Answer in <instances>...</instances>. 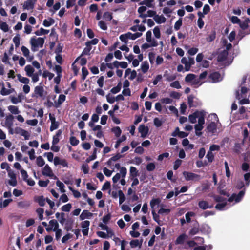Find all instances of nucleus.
<instances>
[{
    "label": "nucleus",
    "mask_w": 250,
    "mask_h": 250,
    "mask_svg": "<svg viewBox=\"0 0 250 250\" xmlns=\"http://www.w3.org/2000/svg\"><path fill=\"white\" fill-rule=\"evenodd\" d=\"M42 76L44 78H46L48 77V79L49 80H51L54 76L53 73H52L47 70L44 71L42 74Z\"/></svg>",
    "instance_id": "52"
},
{
    "label": "nucleus",
    "mask_w": 250,
    "mask_h": 250,
    "mask_svg": "<svg viewBox=\"0 0 250 250\" xmlns=\"http://www.w3.org/2000/svg\"><path fill=\"white\" fill-rule=\"evenodd\" d=\"M216 125L214 122H211L207 127V129L209 132L213 133L216 130Z\"/></svg>",
    "instance_id": "26"
},
{
    "label": "nucleus",
    "mask_w": 250,
    "mask_h": 250,
    "mask_svg": "<svg viewBox=\"0 0 250 250\" xmlns=\"http://www.w3.org/2000/svg\"><path fill=\"white\" fill-rule=\"evenodd\" d=\"M72 208V205L70 203H68L66 205H63L62 208L61 209L63 211L69 212L70 211Z\"/></svg>",
    "instance_id": "59"
},
{
    "label": "nucleus",
    "mask_w": 250,
    "mask_h": 250,
    "mask_svg": "<svg viewBox=\"0 0 250 250\" xmlns=\"http://www.w3.org/2000/svg\"><path fill=\"white\" fill-rule=\"evenodd\" d=\"M121 87L122 84L121 82H120L116 86L113 87L110 90V92L113 94H116L120 91Z\"/></svg>",
    "instance_id": "36"
},
{
    "label": "nucleus",
    "mask_w": 250,
    "mask_h": 250,
    "mask_svg": "<svg viewBox=\"0 0 250 250\" xmlns=\"http://www.w3.org/2000/svg\"><path fill=\"white\" fill-rule=\"evenodd\" d=\"M245 194V190L240 191L238 194H236L235 201L236 202H238L241 201L242 197L244 196Z\"/></svg>",
    "instance_id": "48"
},
{
    "label": "nucleus",
    "mask_w": 250,
    "mask_h": 250,
    "mask_svg": "<svg viewBox=\"0 0 250 250\" xmlns=\"http://www.w3.org/2000/svg\"><path fill=\"white\" fill-rule=\"evenodd\" d=\"M199 232V224L198 222L195 223L189 232V235H194Z\"/></svg>",
    "instance_id": "18"
},
{
    "label": "nucleus",
    "mask_w": 250,
    "mask_h": 250,
    "mask_svg": "<svg viewBox=\"0 0 250 250\" xmlns=\"http://www.w3.org/2000/svg\"><path fill=\"white\" fill-rule=\"evenodd\" d=\"M17 77L19 81L25 84H28L29 83V79L26 77H22L21 74H17Z\"/></svg>",
    "instance_id": "34"
},
{
    "label": "nucleus",
    "mask_w": 250,
    "mask_h": 250,
    "mask_svg": "<svg viewBox=\"0 0 250 250\" xmlns=\"http://www.w3.org/2000/svg\"><path fill=\"white\" fill-rule=\"evenodd\" d=\"M111 130L112 132H113L115 134V135L117 137H119L121 135L122 133V130L119 126H116L112 128Z\"/></svg>",
    "instance_id": "41"
},
{
    "label": "nucleus",
    "mask_w": 250,
    "mask_h": 250,
    "mask_svg": "<svg viewBox=\"0 0 250 250\" xmlns=\"http://www.w3.org/2000/svg\"><path fill=\"white\" fill-rule=\"evenodd\" d=\"M25 71L28 77H32L34 72V69L30 65H27L25 67Z\"/></svg>",
    "instance_id": "25"
},
{
    "label": "nucleus",
    "mask_w": 250,
    "mask_h": 250,
    "mask_svg": "<svg viewBox=\"0 0 250 250\" xmlns=\"http://www.w3.org/2000/svg\"><path fill=\"white\" fill-rule=\"evenodd\" d=\"M36 163L38 167H42L45 164V161L42 156H40L37 158Z\"/></svg>",
    "instance_id": "42"
},
{
    "label": "nucleus",
    "mask_w": 250,
    "mask_h": 250,
    "mask_svg": "<svg viewBox=\"0 0 250 250\" xmlns=\"http://www.w3.org/2000/svg\"><path fill=\"white\" fill-rule=\"evenodd\" d=\"M153 34L157 39H159L161 37L160 30L158 26H156L154 28Z\"/></svg>",
    "instance_id": "56"
},
{
    "label": "nucleus",
    "mask_w": 250,
    "mask_h": 250,
    "mask_svg": "<svg viewBox=\"0 0 250 250\" xmlns=\"http://www.w3.org/2000/svg\"><path fill=\"white\" fill-rule=\"evenodd\" d=\"M14 117L12 115H9L6 116L5 120V125L7 128H10L13 125Z\"/></svg>",
    "instance_id": "14"
},
{
    "label": "nucleus",
    "mask_w": 250,
    "mask_h": 250,
    "mask_svg": "<svg viewBox=\"0 0 250 250\" xmlns=\"http://www.w3.org/2000/svg\"><path fill=\"white\" fill-rule=\"evenodd\" d=\"M118 196L119 197V204H122L125 200V197L121 190L118 191Z\"/></svg>",
    "instance_id": "49"
},
{
    "label": "nucleus",
    "mask_w": 250,
    "mask_h": 250,
    "mask_svg": "<svg viewBox=\"0 0 250 250\" xmlns=\"http://www.w3.org/2000/svg\"><path fill=\"white\" fill-rule=\"evenodd\" d=\"M195 78V75L193 74H188L185 78V80L186 82H191Z\"/></svg>",
    "instance_id": "54"
},
{
    "label": "nucleus",
    "mask_w": 250,
    "mask_h": 250,
    "mask_svg": "<svg viewBox=\"0 0 250 250\" xmlns=\"http://www.w3.org/2000/svg\"><path fill=\"white\" fill-rule=\"evenodd\" d=\"M97 149L96 148H94L92 154L86 159L85 161L86 163H89L91 161L94 160L97 158Z\"/></svg>",
    "instance_id": "30"
},
{
    "label": "nucleus",
    "mask_w": 250,
    "mask_h": 250,
    "mask_svg": "<svg viewBox=\"0 0 250 250\" xmlns=\"http://www.w3.org/2000/svg\"><path fill=\"white\" fill-rule=\"evenodd\" d=\"M201 113L199 114L198 123L197 124L203 125L205 124V113L204 111H200Z\"/></svg>",
    "instance_id": "32"
},
{
    "label": "nucleus",
    "mask_w": 250,
    "mask_h": 250,
    "mask_svg": "<svg viewBox=\"0 0 250 250\" xmlns=\"http://www.w3.org/2000/svg\"><path fill=\"white\" fill-rule=\"evenodd\" d=\"M198 206L200 208L203 210H206L208 208H211L213 207V205H209L207 201L201 200L198 202Z\"/></svg>",
    "instance_id": "8"
},
{
    "label": "nucleus",
    "mask_w": 250,
    "mask_h": 250,
    "mask_svg": "<svg viewBox=\"0 0 250 250\" xmlns=\"http://www.w3.org/2000/svg\"><path fill=\"white\" fill-rule=\"evenodd\" d=\"M66 99L65 95L63 94H61L59 96V98L57 102H55V107L56 108H58L60 107V106L62 104V103L64 102Z\"/></svg>",
    "instance_id": "21"
},
{
    "label": "nucleus",
    "mask_w": 250,
    "mask_h": 250,
    "mask_svg": "<svg viewBox=\"0 0 250 250\" xmlns=\"http://www.w3.org/2000/svg\"><path fill=\"white\" fill-rule=\"evenodd\" d=\"M103 18L106 21H110L112 20L113 17L111 13L105 12L103 15Z\"/></svg>",
    "instance_id": "53"
},
{
    "label": "nucleus",
    "mask_w": 250,
    "mask_h": 250,
    "mask_svg": "<svg viewBox=\"0 0 250 250\" xmlns=\"http://www.w3.org/2000/svg\"><path fill=\"white\" fill-rule=\"evenodd\" d=\"M212 197L216 202H223L226 201V198L219 195H214Z\"/></svg>",
    "instance_id": "58"
},
{
    "label": "nucleus",
    "mask_w": 250,
    "mask_h": 250,
    "mask_svg": "<svg viewBox=\"0 0 250 250\" xmlns=\"http://www.w3.org/2000/svg\"><path fill=\"white\" fill-rule=\"evenodd\" d=\"M152 214L153 215V218L154 221H156L159 225H161L159 215L157 214L154 210L152 211Z\"/></svg>",
    "instance_id": "60"
},
{
    "label": "nucleus",
    "mask_w": 250,
    "mask_h": 250,
    "mask_svg": "<svg viewBox=\"0 0 250 250\" xmlns=\"http://www.w3.org/2000/svg\"><path fill=\"white\" fill-rule=\"evenodd\" d=\"M59 126V123L58 122H55L52 123L50 127V131H53V130L57 129Z\"/></svg>",
    "instance_id": "63"
},
{
    "label": "nucleus",
    "mask_w": 250,
    "mask_h": 250,
    "mask_svg": "<svg viewBox=\"0 0 250 250\" xmlns=\"http://www.w3.org/2000/svg\"><path fill=\"white\" fill-rule=\"evenodd\" d=\"M73 221L71 219L67 220L65 223L64 229L67 231L72 230Z\"/></svg>",
    "instance_id": "24"
},
{
    "label": "nucleus",
    "mask_w": 250,
    "mask_h": 250,
    "mask_svg": "<svg viewBox=\"0 0 250 250\" xmlns=\"http://www.w3.org/2000/svg\"><path fill=\"white\" fill-rule=\"evenodd\" d=\"M49 32V30H46L42 28H41L39 30H37L35 32V34L37 36H40L42 35L47 34Z\"/></svg>",
    "instance_id": "44"
},
{
    "label": "nucleus",
    "mask_w": 250,
    "mask_h": 250,
    "mask_svg": "<svg viewBox=\"0 0 250 250\" xmlns=\"http://www.w3.org/2000/svg\"><path fill=\"white\" fill-rule=\"evenodd\" d=\"M127 35L128 36V39L134 40L137 38L141 37L142 35V33L141 32H136L134 34H132V33L129 32H127Z\"/></svg>",
    "instance_id": "27"
},
{
    "label": "nucleus",
    "mask_w": 250,
    "mask_h": 250,
    "mask_svg": "<svg viewBox=\"0 0 250 250\" xmlns=\"http://www.w3.org/2000/svg\"><path fill=\"white\" fill-rule=\"evenodd\" d=\"M149 65L147 61H144L142 63L141 66V68L142 72L144 73H145L146 72H147L149 69Z\"/></svg>",
    "instance_id": "28"
},
{
    "label": "nucleus",
    "mask_w": 250,
    "mask_h": 250,
    "mask_svg": "<svg viewBox=\"0 0 250 250\" xmlns=\"http://www.w3.org/2000/svg\"><path fill=\"white\" fill-rule=\"evenodd\" d=\"M194 96L190 95L188 97V104L190 107H197L201 105V103L196 101H194Z\"/></svg>",
    "instance_id": "7"
},
{
    "label": "nucleus",
    "mask_w": 250,
    "mask_h": 250,
    "mask_svg": "<svg viewBox=\"0 0 250 250\" xmlns=\"http://www.w3.org/2000/svg\"><path fill=\"white\" fill-rule=\"evenodd\" d=\"M13 42L15 44L16 47H18L20 44V37L19 34H17L13 39Z\"/></svg>",
    "instance_id": "57"
},
{
    "label": "nucleus",
    "mask_w": 250,
    "mask_h": 250,
    "mask_svg": "<svg viewBox=\"0 0 250 250\" xmlns=\"http://www.w3.org/2000/svg\"><path fill=\"white\" fill-rule=\"evenodd\" d=\"M143 239H141L139 240L138 239H134L132 240L130 242V245L132 248H136L139 247L141 248L142 245Z\"/></svg>",
    "instance_id": "12"
},
{
    "label": "nucleus",
    "mask_w": 250,
    "mask_h": 250,
    "mask_svg": "<svg viewBox=\"0 0 250 250\" xmlns=\"http://www.w3.org/2000/svg\"><path fill=\"white\" fill-rule=\"evenodd\" d=\"M54 164L55 166L62 165L63 167H68V163L65 159H61L59 157L56 156L54 159Z\"/></svg>",
    "instance_id": "10"
},
{
    "label": "nucleus",
    "mask_w": 250,
    "mask_h": 250,
    "mask_svg": "<svg viewBox=\"0 0 250 250\" xmlns=\"http://www.w3.org/2000/svg\"><path fill=\"white\" fill-rule=\"evenodd\" d=\"M161 203V199L159 198L153 199L150 201V205L152 208H153L156 205H159Z\"/></svg>",
    "instance_id": "38"
},
{
    "label": "nucleus",
    "mask_w": 250,
    "mask_h": 250,
    "mask_svg": "<svg viewBox=\"0 0 250 250\" xmlns=\"http://www.w3.org/2000/svg\"><path fill=\"white\" fill-rule=\"evenodd\" d=\"M150 43H151L150 44H149L147 43H145L143 44L141 46L142 49H143L144 50H146L151 46L156 47L158 46L157 42L156 40H155L154 39H153L152 42H150Z\"/></svg>",
    "instance_id": "20"
},
{
    "label": "nucleus",
    "mask_w": 250,
    "mask_h": 250,
    "mask_svg": "<svg viewBox=\"0 0 250 250\" xmlns=\"http://www.w3.org/2000/svg\"><path fill=\"white\" fill-rule=\"evenodd\" d=\"M42 175L49 177H53L54 179H57L56 176L53 173L52 170L48 165H46L42 170Z\"/></svg>",
    "instance_id": "4"
},
{
    "label": "nucleus",
    "mask_w": 250,
    "mask_h": 250,
    "mask_svg": "<svg viewBox=\"0 0 250 250\" xmlns=\"http://www.w3.org/2000/svg\"><path fill=\"white\" fill-rule=\"evenodd\" d=\"M208 77L211 80L212 83H217L222 80L221 75L218 72H214L210 73Z\"/></svg>",
    "instance_id": "5"
},
{
    "label": "nucleus",
    "mask_w": 250,
    "mask_h": 250,
    "mask_svg": "<svg viewBox=\"0 0 250 250\" xmlns=\"http://www.w3.org/2000/svg\"><path fill=\"white\" fill-rule=\"evenodd\" d=\"M62 130L61 129L58 130L56 134L53 137L52 145H55L58 144L59 142V137L61 135L62 133Z\"/></svg>",
    "instance_id": "23"
},
{
    "label": "nucleus",
    "mask_w": 250,
    "mask_h": 250,
    "mask_svg": "<svg viewBox=\"0 0 250 250\" xmlns=\"http://www.w3.org/2000/svg\"><path fill=\"white\" fill-rule=\"evenodd\" d=\"M82 76L81 79H82V80L84 81L85 79L86 76L88 75L89 72H88V70L87 69V68L85 67H82Z\"/></svg>",
    "instance_id": "50"
},
{
    "label": "nucleus",
    "mask_w": 250,
    "mask_h": 250,
    "mask_svg": "<svg viewBox=\"0 0 250 250\" xmlns=\"http://www.w3.org/2000/svg\"><path fill=\"white\" fill-rule=\"evenodd\" d=\"M154 20L158 24L165 23L166 21V19L163 15L160 16L157 14L154 17Z\"/></svg>",
    "instance_id": "22"
},
{
    "label": "nucleus",
    "mask_w": 250,
    "mask_h": 250,
    "mask_svg": "<svg viewBox=\"0 0 250 250\" xmlns=\"http://www.w3.org/2000/svg\"><path fill=\"white\" fill-rule=\"evenodd\" d=\"M44 43V40L42 38H38L37 39L35 37L31 39L30 43L32 47H36L38 46L42 47Z\"/></svg>",
    "instance_id": "3"
},
{
    "label": "nucleus",
    "mask_w": 250,
    "mask_h": 250,
    "mask_svg": "<svg viewBox=\"0 0 250 250\" xmlns=\"http://www.w3.org/2000/svg\"><path fill=\"white\" fill-rule=\"evenodd\" d=\"M0 28L4 32H7L9 30V26L5 22L0 21Z\"/></svg>",
    "instance_id": "40"
},
{
    "label": "nucleus",
    "mask_w": 250,
    "mask_h": 250,
    "mask_svg": "<svg viewBox=\"0 0 250 250\" xmlns=\"http://www.w3.org/2000/svg\"><path fill=\"white\" fill-rule=\"evenodd\" d=\"M154 0H144L142 1L140 4L141 5H145L148 7L153 8L154 5L152 3L154 2Z\"/></svg>",
    "instance_id": "33"
},
{
    "label": "nucleus",
    "mask_w": 250,
    "mask_h": 250,
    "mask_svg": "<svg viewBox=\"0 0 250 250\" xmlns=\"http://www.w3.org/2000/svg\"><path fill=\"white\" fill-rule=\"evenodd\" d=\"M37 0H27L24 2L23 8L27 10L33 9Z\"/></svg>",
    "instance_id": "9"
},
{
    "label": "nucleus",
    "mask_w": 250,
    "mask_h": 250,
    "mask_svg": "<svg viewBox=\"0 0 250 250\" xmlns=\"http://www.w3.org/2000/svg\"><path fill=\"white\" fill-rule=\"evenodd\" d=\"M86 47L83 50L81 56L89 55V52L92 49V46L88 44L87 42H85Z\"/></svg>",
    "instance_id": "29"
},
{
    "label": "nucleus",
    "mask_w": 250,
    "mask_h": 250,
    "mask_svg": "<svg viewBox=\"0 0 250 250\" xmlns=\"http://www.w3.org/2000/svg\"><path fill=\"white\" fill-rule=\"evenodd\" d=\"M119 39H120V40L122 42H125V43H127V41H128L127 39H128V36L127 35V33L121 35L119 37Z\"/></svg>",
    "instance_id": "62"
},
{
    "label": "nucleus",
    "mask_w": 250,
    "mask_h": 250,
    "mask_svg": "<svg viewBox=\"0 0 250 250\" xmlns=\"http://www.w3.org/2000/svg\"><path fill=\"white\" fill-rule=\"evenodd\" d=\"M10 98L11 102L14 104H17L18 103L21 102V94H19L18 95V97L11 96Z\"/></svg>",
    "instance_id": "47"
},
{
    "label": "nucleus",
    "mask_w": 250,
    "mask_h": 250,
    "mask_svg": "<svg viewBox=\"0 0 250 250\" xmlns=\"http://www.w3.org/2000/svg\"><path fill=\"white\" fill-rule=\"evenodd\" d=\"M43 92L44 89L42 86H37L35 87L34 89V93L37 95L36 96H39L40 97H42L43 96Z\"/></svg>",
    "instance_id": "15"
},
{
    "label": "nucleus",
    "mask_w": 250,
    "mask_h": 250,
    "mask_svg": "<svg viewBox=\"0 0 250 250\" xmlns=\"http://www.w3.org/2000/svg\"><path fill=\"white\" fill-rule=\"evenodd\" d=\"M126 137L125 135H123L122 136V137L119 139L116 142V144L115 145V148H118L120 145V144L125 141V140H126Z\"/></svg>",
    "instance_id": "43"
},
{
    "label": "nucleus",
    "mask_w": 250,
    "mask_h": 250,
    "mask_svg": "<svg viewBox=\"0 0 250 250\" xmlns=\"http://www.w3.org/2000/svg\"><path fill=\"white\" fill-rule=\"evenodd\" d=\"M127 173V169L125 167H123L121 168L120 173H117L112 178L114 183H116L120 179L121 177L124 178Z\"/></svg>",
    "instance_id": "1"
},
{
    "label": "nucleus",
    "mask_w": 250,
    "mask_h": 250,
    "mask_svg": "<svg viewBox=\"0 0 250 250\" xmlns=\"http://www.w3.org/2000/svg\"><path fill=\"white\" fill-rule=\"evenodd\" d=\"M216 38V32L214 30H212L210 34L206 38V40L208 42H211L213 41Z\"/></svg>",
    "instance_id": "31"
},
{
    "label": "nucleus",
    "mask_w": 250,
    "mask_h": 250,
    "mask_svg": "<svg viewBox=\"0 0 250 250\" xmlns=\"http://www.w3.org/2000/svg\"><path fill=\"white\" fill-rule=\"evenodd\" d=\"M244 178L246 181V186H248L250 182V172L245 173L244 175Z\"/></svg>",
    "instance_id": "64"
},
{
    "label": "nucleus",
    "mask_w": 250,
    "mask_h": 250,
    "mask_svg": "<svg viewBox=\"0 0 250 250\" xmlns=\"http://www.w3.org/2000/svg\"><path fill=\"white\" fill-rule=\"evenodd\" d=\"M201 113L199 111H196L193 114L189 115L188 117L189 121L190 123L194 124L196 123V118L199 116V114Z\"/></svg>",
    "instance_id": "13"
},
{
    "label": "nucleus",
    "mask_w": 250,
    "mask_h": 250,
    "mask_svg": "<svg viewBox=\"0 0 250 250\" xmlns=\"http://www.w3.org/2000/svg\"><path fill=\"white\" fill-rule=\"evenodd\" d=\"M93 216V214L91 212H89L87 210H83L80 215V219L81 220H83L86 218H89Z\"/></svg>",
    "instance_id": "16"
},
{
    "label": "nucleus",
    "mask_w": 250,
    "mask_h": 250,
    "mask_svg": "<svg viewBox=\"0 0 250 250\" xmlns=\"http://www.w3.org/2000/svg\"><path fill=\"white\" fill-rule=\"evenodd\" d=\"M70 143L73 146H76L79 143V140H78L75 137L71 136L70 138Z\"/></svg>",
    "instance_id": "55"
},
{
    "label": "nucleus",
    "mask_w": 250,
    "mask_h": 250,
    "mask_svg": "<svg viewBox=\"0 0 250 250\" xmlns=\"http://www.w3.org/2000/svg\"><path fill=\"white\" fill-rule=\"evenodd\" d=\"M228 52L227 51H223L221 52L217 57V61L218 62H222L226 60Z\"/></svg>",
    "instance_id": "19"
},
{
    "label": "nucleus",
    "mask_w": 250,
    "mask_h": 250,
    "mask_svg": "<svg viewBox=\"0 0 250 250\" xmlns=\"http://www.w3.org/2000/svg\"><path fill=\"white\" fill-rule=\"evenodd\" d=\"M206 157L208 159V162L212 163L214 159V155L210 151H208L206 155Z\"/></svg>",
    "instance_id": "45"
},
{
    "label": "nucleus",
    "mask_w": 250,
    "mask_h": 250,
    "mask_svg": "<svg viewBox=\"0 0 250 250\" xmlns=\"http://www.w3.org/2000/svg\"><path fill=\"white\" fill-rule=\"evenodd\" d=\"M138 131L141 133V137L145 138L149 131L148 126H145L144 125H140L138 127Z\"/></svg>",
    "instance_id": "6"
},
{
    "label": "nucleus",
    "mask_w": 250,
    "mask_h": 250,
    "mask_svg": "<svg viewBox=\"0 0 250 250\" xmlns=\"http://www.w3.org/2000/svg\"><path fill=\"white\" fill-rule=\"evenodd\" d=\"M11 92V90L5 88L4 84L3 83L2 88L0 91V94H1L3 96H5L10 94Z\"/></svg>",
    "instance_id": "46"
},
{
    "label": "nucleus",
    "mask_w": 250,
    "mask_h": 250,
    "mask_svg": "<svg viewBox=\"0 0 250 250\" xmlns=\"http://www.w3.org/2000/svg\"><path fill=\"white\" fill-rule=\"evenodd\" d=\"M49 225L52 228L54 227V229H53V231L56 230V229L59 227V224H58V222L57 221V220H56L55 219L51 220L49 221Z\"/></svg>",
    "instance_id": "39"
},
{
    "label": "nucleus",
    "mask_w": 250,
    "mask_h": 250,
    "mask_svg": "<svg viewBox=\"0 0 250 250\" xmlns=\"http://www.w3.org/2000/svg\"><path fill=\"white\" fill-rule=\"evenodd\" d=\"M182 25V19L179 18L178 20L176 21L174 24V29L176 31L180 29V27Z\"/></svg>",
    "instance_id": "51"
},
{
    "label": "nucleus",
    "mask_w": 250,
    "mask_h": 250,
    "mask_svg": "<svg viewBox=\"0 0 250 250\" xmlns=\"http://www.w3.org/2000/svg\"><path fill=\"white\" fill-rule=\"evenodd\" d=\"M183 175L184 176L186 181H190V180H199L200 179V175L197 174L184 171L183 172Z\"/></svg>",
    "instance_id": "2"
},
{
    "label": "nucleus",
    "mask_w": 250,
    "mask_h": 250,
    "mask_svg": "<svg viewBox=\"0 0 250 250\" xmlns=\"http://www.w3.org/2000/svg\"><path fill=\"white\" fill-rule=\"evenodd\" d=\"M46 199H45L43 196H37L34 198L35 202L38 203L41 207H43L45 205V202Z\"/></svg>",
    "instance_id": "17"
},
{
    "label": "nucleus",
    "mask_w": 250,
    "mask_h": 250,
    "mask_svg": "<svg viewBox=\"0 0 250 250\" xmlns=\"http://www.w3.org/2000/svg\"><path fill=\"white\" fill-rule=\"evenodd\" d=\"M188 238V236L185 234L183 233L180 235L176 239L175 244L176 245L183 244L185 241Z\"/></svg>",
    "instance_id": "11"
},
{
    "label": "nucleus",
    "mask_w": 250,
    "mask_h": 250,
    "mask_svg": "<svg viewBox=\"0 0 250 250\" xmlns=\"http://www.w3.org/2000/svg\"><path fill=\"white\" fill-rule=\"evenodd\" d=\"M130 176L132 177V178H134L136 177L138 175V170L136 168L134 167H130Z\"/></svg>",
    "instance_id": "35"
},
{
    "label": "nucleus",
    "mask_w": 250,
    "mask_h": 250,
    "mask_svg": "<svg viewBox=\"0 0 250 250\" xmlns=\"http://www.w3.org/2000/svg\"><path fill=\"white\" fill-rule=\"evenodd\" d=\"M56 185L59 188L62 192L63 193L65 191L64 189L65 186L62 182L58 180L56 182Z\"/></svg>",
    "instance_id": "61"
},
{
    "label": "nucleus",
    "mask_w": 250,
    "mask_h": 250,
    "mask_svg": "<svg viewBox=\"0 0 250 250\" xmlns=\"http://www.w3.org/2000/svg\"><path fill=\"white\" fill-rule=\"evenodd\" d=\"M8 110L13 114H18L20 111L17 106L14 105H10L8 107Z\"/></svg>",
    "instance_id": "37"
}]
</instances>
